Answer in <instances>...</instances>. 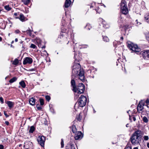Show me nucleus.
I'll return each instance as SVG.
<instances>
[{"instance_id":"c756f323","label":"nucleus","mask_w":149,"mask_h":149,"mask_svg":"<svg viewBox=\"0 0 149 149\" xmlns=\"http://www.w3.org/2000/svg\"><path fill=\"white\" fill-rule=\"evenodd\" d=\"M103 39L104 41L106 42H108L109 41L108 38L106 36H103Z\"/></svg>"},{"instance_id":"f704fd0d","label":"nucleus","mask_w":149,"mask_h":149,"mask_svg":"<svg viewBox=\"0 0 149 149\" xmlns=\"http://www.w3.org/2000/svg\"><path fill=\"white\" fill-rule=\"evenodd\" d=\"M143 120L144 122L145 123H147L148 122V119L146 116H144L143 117Z\"/></svg>"},{"instance_id":"412c9836","label":"nucleus","mask_w":149,"mask_h":149,"mask_svg":"<svg viewBox=\"0 0 149 149\" xmlns=\"http://www.w3.org/2000/svg\"><path fill=\"white\" fill-rule=\"evenodd\" d=\"M124 19L123 18L122 16H120L119 17V19L118 20V22L120 24L121 26L122 25L121 23H123L124 21Z\"/></svg>"},{"instance_id":"79ce46f5","label":"nucleus","mask_w":149,"mask_h":149,"mask_svg":"<svg viewBox=\"0 0 149 149\" xmlns=\"http://www.w3.org/2000/svg\"><path fill=\"white\" fill-rule=\"evenodd\" d=\"M36 107L38 110H40L42 109V108L41 106H39L38 105H37Z\"/></svg>"},{"instance_id":"3c124183","label":"nucleus","mask_w":149,"mask_h":149,"mask_svg":"<svg viewBox=\"0 0 149 149\" xmlns=\"http://www.w3.org/2000/svg\"><path fill=\"white\" fill-rule=\"evenodd\" d=\"M146 37L147 40H149V33L147 34Z\"/></svg>"},{"instance_id":"ea45409f","label":"nucleus","mask_w":149,"mask_h":149,"mask_svg":"<svg viewBox=\"0 0 149 149\" xmlns=\"http://www.w3.org/2000/svg\"><path fill=\"white\" fill-rule=\"evenodd\" d=\"M145 141H147L149 139V138L147 136H144L143 137Z\"/></svg>"},{"instance_id":"4be33fe9","label":"nucleus","mask_w":149,"mask_h":149,"mask_svg":"<svg viewBox=\"0 0 149 149\" xmlns=\"http://www.w3.org/2000/svg\"><path fill=\"white\" fill-rule=\"evenodd\" d=\"M66 149H76L73 145H68L66 147Z\"/></svg>"},{"instance_id":"cd10ccee","label":"nucleus","mask_w":149,"mask_h":149,"mask_svg":"<svg viewBox=\"0 0 149 149\" xmlns=\"http://www.w3.org/2000/svg\"><path fill=\"white\" fill-rule=\"evenodd\" d=\"M17 78L16 77H14L12 78L11 79L9 80V82L10 83H13V82L17 80Z\"/></svg>"},{"instance_id":"4c0bfd02","label":"nucleus","mask_w":149,"mask_h":149,"mask_svg":"<svg viewBox=\"0 0 149 149\" xmlns=\"http://www.w3.org/2000/svg\"><path fill=\"white\" fill-rule=\"evenodd\" d=\"M32 31V30L30 29H29V30H27L26 31L27 33H29V34L30 36L31 35V32Z\"/></svg>"},{"instance_id":"8fccbe9b","label":"nucleus","mask_w":149,"mask_h":149,"mask_svg":"<svg viewBox=\"0 0 149 149\" xmlns=\"http://www.w3.org/2000/svg\"><path fill=\"white\" fill-rule=\"evenodd\" d=\"M5 123L7 125H9V122L8 121H6L5 122Z\"/></svg>"},{"instance_id":"4468645a","label":"nucleus","mask_w":149,"mask_h":149,"mask_svg":"<svg viewBox=\"0 0 149 149\" xmlns=\"http://www.w3.org/2000/svg\"><path fill=\"white\" fill-rule=\"evenodd\" d=\"M75 77H74V78H72V80L71 81V85L72 86L73 88V91L75 89V88H76L75 84V82L74 79Z\"/></svg>"},{"instance_id":"dca6fc26","label":"nucleus","mask_w":149,"mask_h":149,"mask_svg":"<svg viewBox=\"0 0 149 149\" xmlns=\"http://www.w3.org/2000/svg\"><path fill=\"white\" fill-rule=\"evenodd\" d=\"M6 103L8 105L10 109H11L13 107L14 104V103L13 102L10 101H7Z\"/></svg>"},{"instance_id":"680f3d73","label":"nucleus","mask_w":149,"mask_h":149,"mask_svg":"<svg viewBox=\"0 0 149 149\" xmlns=\"http://www.w3.org/2000/svg\"><path fill=\"white\" fill-rule=\"evenodd\" d=\"M133 149H138V148L137 147H134Z\"/></svg>"},{"instance_id":"de8ad7c7","label":"nucleus","mask_w":149,"mask_h":149,"mask_svg":"<svg viewBox=\"0 0 149 149\" xmlns=\"http://www.w3.org/2000/svg\"><path fill=\"white\" fill-rule=\"evenodd\" d=\"M4 115L6 117H9V116L7 115L6 112L4 111Z\"/></svg>"},{"instance_id":"bf43d9fd","label":"nucleus","mask_w":149,"mask_h":149,"mask_svg":"<svg viewBox=\"0 0 149 149\" xmlns=\"http://www.w3.org/2000/svg\"><path fill=\"white\" fill-rule=\"evenodd\" d=\"M15 41L16 42H17L18 41V39L17 38H15Z\"/></svg>"},{"instance_id":"58836bf2","label":"nucleus","mask_w":149,"mask_h":149,"mask_svg":"<svg viewBox=\"0 0 149 149\" xmlns=\"http://www.w3.org/2000/svg\"><path fill=\"white\" fill-rule=\"evenodd\" d=\"M46 100L48 101H49L50 99V97L48 95H46L45 96Z\"/></svg>"},{"instance_id":"393cba45","label":"nucleus","mask_w":149,"mask_h":149,"mask_svg":"<svg viewBox=\"0 0 149 149\" xmlns=\"http://www.w3.org/2000/svg\"><path fill=\"white\" fill-rule=\"evenodd\" d=\"M35 128L33 126H31L29 129V132L30 133H33L35 130Z\"/></svg>"},{"instance_id":"69168bd1","label":"nucleus","mask_w":149,"mask_h":149,"mask_svg":"<svg viewBox=\"0 0 149 149\" xmlns=\"http://www.w3.org/2000/svg\"><path fill=\"white\" fill-rule=\"evenodd\" d=\"M14 42V41H13L11 42V43H13Z\"/></svg>"},{"instance_id":"7c9ffc66","label":"nucleus","mask_w":149,"mask_h":149,"mask_svg":"<svg viewBox=\"0 0 149 149\" xmlns=\"http://www.w3.org/2000/svg\"><path fill=\"white\" fill-rule=\"evenodd\" d=\"M4 8L6 10L8 11L10 10L11 9V8L10 7L9 5H6L4 6Z\"/></svg>"},{"instance_id":"a19ab883","label":"nucleus","mask_w":149,"mask_h":149,"mask_svg":"<svg viewBox=\"0 0 149 149\" xmlns=\"http://www.w3.org/2000/svg\"><path fill=\"white\" fill-rule=\"evenodd\" d=\"M125 149H132V148L129 145L126 146Z\"/></svg>"},{"instance_id":"e433bc0d","label":"nucleus","mask_w":149,"mask_h":149,"mask_svg":"<svg viewBox=\"0 0 149 149\" xmlns=\"http://www.w3.org/2000/svg\"><path fill=\"white\" fill-rule=\"evenodd\" d=\"M123 28L125 30H126L127 29H128L129 28V25H125L124 26H123Z\"/></svg>"},{"instance_id":"72a5a7b5","label":"nucleus","mask_w":149,"mask_h":149,"mask_svg":"<svg viewBox=\"0 0 149 149\" xmlns=\"http://www.w3.org/2000/svg\"><path fill=\"white\" fill-rule=\"evenodd\" d=\"M30 47L33 49H35L37 48V47L35 45L31 44L30 46Z\"/></svg>"},{"instance_id":"f03ea898","label":"nucleus","mask_w":149,"mask_h":149,"mask_svg":"<svg viewBox=\"0 0 149 149\" xmlns=\"http://www.w3.org/2000/svg\"><path fill=\"white\" fill-rule=\"evenodd\" d=\"M142 132L141 130H138L135 131L130 138V141L132 144L137 145L139 144L142 137Z\"/></svg>"},{"instance_id":"9b49d317","label":"nucleus","mask_w":149,"mask_h":149,"mask_svg":"<svg viewBox=\"0 0 149 149\" xmlns=\"http://www.w3.org/2000/svg\"><path fill=\"white\" fill-rule=\"evenodd\" d=\"M92 7L94 8L95 10L97 13H100L101 12V10L98 7H97L95 2H93L92 3L91 5V6L90 8H91Z\"/></svg>"},{"instance_id":"c9c22d12","label":"nucleus","mask_w":149,"mask_h":149,"mask_svg":"<svg viewBox=\"0 0 149 149\" xmlns=\"http://www.w3.org/2000/svg\"><path fill=\"white\" fill-rule=\"evenodd\" d=\"M61 148H63L64 146V142L63 141V139H61Z\"/></svg>"},{"instance_id":"b1692460","label":"nucleus","mask_w":149,"mask_h":149,"mask_svg":"<svg viewBox=\"0 0 149 149\" xmlns=\"http://www.w3.org/2000/svg\"><path fill=\"white\" fill-rule=\"evenodd\" d=\"M72 132L74 133H76L77 132V129L75 125H73L72 127Z\"/></svg>"},{"instance_id":"774afa93","label":"nucleus","mask_w":149,"mask_h":149,"mask_svg":"<svg viewBox=\"0 0 149 149\" xmlns=\"http://www.w3.org/2000/svg\"><path fill=\"white\" fill-rule=\"evenodd\" d=\"M103 5L104 6V7H106V6L105 5H104V4H103Z\"/></svg>"},{"instance_id":"2eb2a0df","label":"nucleus","mask_w":149,"mask_h":149,"mask_svg":"<svg viewBox=\"0 0 149 149\" xmlns=\"http://www.w3.org/2000/svg\"><path fill=\"white\" fill-rule=\"evenodd\" d=\"M71 3V0H66L65 3V7L66 8H68L70 6Z\"/></svg>"},{"instance_id":"9d476101","label":"nucleus","mask_w":149,"mask_h":149,"mask_svg":"<svg viewBox=\"0 0 149 149\" xmlns=\"http://www.w3.org/2000/svg\"><path fill=\"white\" fill-rule=\"evenodd\" d=\"M82 137V133L81 132L78 131L75 133L74 138L76 140H78L81 139Z\"/></svg>"},{"instance_id":"864d4df0","label":"nucleus","mask_w":149,"mask_h":149,"mask_svg":"<svg viewBox=\"0 0 149 149\" xmlns=\"http://www.w3.org/2000/svg\"><path fill=\"white\" fill-rule=\"evenodd\" d=\"M146 102L147 103H149V99H148L146 100Z\"/></svg>"},{"instance_id":"338daca9","label":"nucleus","mask_w":149,"mask_h":149,"mask_svg":"<svg viewBox=\"0 0 149 149\" xmlns=\"http://www.w3.org/2000/svg\"><path fill=\"white\" fill-rule=\"evenodd\" d=\"M96 112L95 111L94 109V113H95Z\"/></svg>"},{"instance_id":"c85d7f7f","label":"nucleus","mask_w":149,"mask_h":149,"mask_svg":"<svg viewBox=\"0 0 149 149\" xmlns=\"http://www.w3.org/2000/svg\"><path fill=\"white\" fill-rule=\"evenodd\" d=\"M20 14L19 13H15L14 14V17L18 19L19 16Z\"/></svg>"},{"instance_id":"5701e85b","label":"nucleus","mask_w":149,"mask_h":149,"mask_svg":"<svg viewBox=\"0 0 149 149\" xmlns=\"http://www.w3.org/2000/svg\"><path fill=\"white\" fill-rule=\"evenodd\" d=\"M19 84L20 86L23 88H24L26 87V84L24 81H22L19 82Z\"/></svg>"},{"instance_id":"423d86ee","label":"nucleus","mask_w":149,"mask_h":149,"mask_svg":"<svg viewBox=\"0 0 149 149\" xmlns=\"http://www.w3.org/2000/svg\"><path fill=\"white\" fill-rule=\"evenodd\" d=\"M68 34L66 32H62L60 33V36L58 37V40L59 42L65 41L68 40Z\"/></svg>"},{"instance_id":"f257e3e1","label":"nucleus","mask_w":149,"mask_h":149,"mask_svg":"<svg viewBox=\"0 0 149 149\" xmlns=\"http://www.w3.org/2000/svg\"><path fill=\"white\" fill-rule=\"evenodd\" d=\"M72 78L79 77L82 81L84 80V72L81 69L80 65L78 63H75L73 66L72 71Z\"/></svg>"},{"instance_id":"c03bdc74","label":"nucleus","mask_w":149,"mask_h":149,"mask_svg":"<svg viewBox=\"0 0 149 149\" xmlns=\"http://www.w3.org/2000/svg\"><path fill=\"white\" fill-rule=\"evenodd\" d=\"M75 93L74 94V95H75L74 98L75 99H76V98L77 99L79 96V94L77 93Z\"/></svg>"},{"instance_id":"0eeeda50","label":"nucleus","mask_w":149,"mask_h":149,"mask_svg":"<svg viewBox=\"0 0 149 149\" xmlns=\"http://www.w3.org/2000/svg\"><path fill=\"white\" fill-rule=\"evenodd\" d=\"M84 86L82 83H80L79 84L78 88L76 87L73 91L75 93H77L79 94H81L83 93L84 91Z\"/></svg>"},{"instance_id":"a18cd8bd","label":"nucleus","mask_w":149,"mask_h":149,"mask_svg":"<svg viewBox=\"0 0 149 149\" xmlns=\"http://www.w3.org/2000/svg\"><path fill=\"white\" fill-rule=\"evenodd\" d=\"M0 101L1 102V103L3 104L4 103V101L3 98L2 97H0Z\"/></svg>"},{"instance_id":"6e6d98bb","label":"nucleus","mask_w":149,"mask_h":149,"mask_svg":"<svg viewBox=\"0 0 149 149\" xmlns=\"http://www.w3.org/2000/svg\"><path fill=\"white\" fill-rule=\"evenodd\" d=\"M133 120L134 121H135L136 120V118L135 117H133Z\"/></svg>"},{"instance_id":"4d7b16f0","label":"nucleus","mask_w":149,"mask_h":149,"mask_svg":"<svg viewBox=\"0 0 149 149\" xmlns=\"http://www.w3.org/2000/svg\"><path fill=\"white\" fill-rule=\"evenodd\" d=\"M147 146L149 148V142L147 143Z\"/></svg>"},{"instance_id":"473e14b6","label":"nucleus","mask_w":149,"mask_h":149,"mask_svg":"<svg viewBox=\"0 0 149 149\" xmlns=\"http://www.w3.org/2000/svg\"><path fill=\"white\" fill-rule=\"evenodd\" d=\"M91 27L89 24H87L85 27V28L86 29H88V30H90Z\"/></svg>"},{"instance_id":"49530a36","label":"nucleus","mask_w":149,"mask_h":149,"mask_svg":"<svg viewBox=\"0 0 149 149\" xmlns=\"http://www.w3.org/2000/svg\"><path fill=\"white\" fill-rule=\"evenodd\" d=\"M4 146L3 145L0 144V149H3Z\"/></svg>"},{"instance_id":"09e8293b","label":"nucleus","mask_w":149,"mask_h":149,"mask_svg":"<svg viewBox=\"0 0 149 149\" xmlns=\"http://www.w3.org/2000/svg\"><path fill=\"white\" fill-rule=\"evenodd\" d=\"M20 31L19 30H15V32L16 33H20Z\"/></svg>"},{"instance_id":"39448f33","label":"nucleus","mask_w":149,"mask_h":149,"mask_svg":"<svg viewBox=\"0 0 149 149\" xmlns=\"http://www.w3.org/2000/svg\"><path fill=\"white\" fill-rule=\"evenodd\" d=\"M120 8L121 13L124 15H126L128 12V9L125 1L122 0L120 3Z\"/></svg>"},{"instance_id":"e2e57ef3","label":"nucleus","mask_w":149,"mask_h":149,"mask_svg":"<svg viewBox=\"0 0 149 149\" xmlns=\"http://www.w3.org/2000/svg\"><path fill=\"white\" fill-rule=\"evenodd\" d=\"M45 46H43L42 47V48H45Z\"/></svg>"},{"instance_id":"6ab92c4d","label":"nucleus","mask_w":149,"mask_h":149,"mask_svg":"<svg viewBox=\"0 0 149 149\" xmlns=\"http://www.w3.org/2000/svg\"><path fill=\"white\" fill-rule=\"evenodd\" d=\"M102 24L103 27L105 29L108 28L109 27V24H107L105 21H102Z\"/></svg>"},{"instance_id":"20e7f679","label":"nucleus","mask_w":149,"mask_h":149,"mask_svg":"<svg viewBox=\"0 0 149 149\" xmlns=\"http://www.w3.org/2000/svg\"><path fill=\"white\" fill-rule=\"evenodd\" d=\"M127 47L132 51L135 52H140V49L136 45L134 44L130 41H127Z\"/></svg>"},{"instance_id":"f8f14e48","label":"nucleus","mask_w":149,"mask_h":149,"mask_svg":"<svg viewBox=\"0 0 149 149\" xmlns=\"http://www.w3.org/2000/svg\"><path fill=\"white\" fill-rule=\"evenodd\" d=\"M142 103L140 102L137 107V111L139 113H142V110L143 108Z\"/></svg>"},{"instance_id":"5fc2aeb1","label":"nucleus","mask_w":149,"mask_h":149,"mask_svg":"<svg viewBox=\"0 0 149 149\" xmlns=\"http://www.w3.org/2000/svg\"><path fill=\"white\" fill-rule=\"evenodd\" d=\"M35 69L34 68H32L31 69H30L29 70V71H34L35 70Z\"/></svg>"},{"instance_id":"052dcab7","label":"nucleus","mask_w":149,"mask_h":149,"mask_svg":"<svg viewBox=\"0 0 149 149\" xmlns=\"http://www.w3.org/2000/svg\"><path fill=\"white\" fill-rule=\"evenodd\" d=\"M2 40V38L0 36V42Z\"/></svg>"},{"instance_id":"ddd939ff","label":"nucleus","mask_w":149,"mask_h":149,"mask_svg":"<svg viewBox=\"0 0 149 149\" xmlns=\"http://www.w3.org/2000/svg\"><path fill=\"white\" fill-rule=\"evenodd\" d=\"M142 56L145 59H149V51H144L142 53Z\"/></svg>"},{"instance_id":"0e129e2a","label":"nucleus","mask_w":149,"mask_h":149,"mask_svg":"<svg viewBox=\"0 0 149 149\" xmlns=\"http://www.w3.org/2000/svg\"><path fill=\"white\" fill-rule=\"evenodd\" d=\"M129 125V124H127L126 125V127H128V125Z\"/></svg>"},{"instance_id":"f3484780","label":"nucleus","mask_w":149,"mask_h":149,"mask_svg":"<svg viewBox=\"0 0 149 149\" xmlns=\"http://www.w3.org/2000/svg\"><path fill=\"white\" fill-rule=\"evenodd\" d=\"M18 19L22 22H24L26 20V18L23 15L22 13L20 14Z\"/></svg>"},{"instance_id":"a211bd4d","label":"nucleus","mask_w":149,"mask_h":149,"mask_svg":"<svg viewBox=\"0 0 149 149\" xmlns=\"http://www.w3.org/2000/svg\"><path fill=\"white\" fill-rule=\"evenodd\" d=\"M29 102L31 105H33L35 104V99L33 97L29 99Z\"/></svg>"},{"instance_id":"603ef678","label":"nucleus","mask_w":149,"mask_h":149,"mask_svg":"<svg viewBox=\"0 0 149 149\" xmlns=\"http://www.w3.org/2000/svg\"><path fill=\"white\" fill-rule=\"evenodd\" d=\"M78 117H79L78 118L76 117V119L78 120H81V119L80 118L79 116H78Z\"/></svg>"},{"instance_id":"bb28decb","label":"nucleus","mask_w":149,"mask_h":149,"mask_svg":"<svg viewBox=\"0 0 149 149\" xmlns=\"http://www.w3.org/2000/svg\"><path fill=\"white\" fill-rule=\"evenodd\" d=\"M22 1L25 5L28 4L30 2V0H22Z\"/></svg>"},{"instance_id":"37998d69","label":"nucleus","mask_w":149,"mask_h":149,"mask_svg":"<svg viewBox=\"0 0 149 149\" xmlns=\"http://www.w3.org/2000/svg\"><path fill=\"white\" fill-rule=\"evenodd\" d=\"M135 22L136 23L137 26H138L141 24V23L140 22H139L138 21V20L137 19H136V20Z\"/></svg>"},{"instance_id":"13d9d810","label":"nucleus","mask_w":149,"mask_h":149,"mask_svg":"<svg viewBox=\"0 0 149 149\" xmlns=\"http://www.w3.org/2000/svg\"><path fill=\"white\" fill-rule=\"evenodd\" d=\"M123 37L122 36L120 37V40H123Z\"/></svg>"},{"instance_id":"6e6552de","label":"nucleus","mask_w":149,"mask_h":149,"mask_svg":"<svg viewBox=\"0 0 149 149\" xmlns=\"http://www.w3.org/2000/svg\"><path fill=\"white\" fill-rule=\"evenodd\" d=\"M45 141V138L43 136H39L38 137L37 141L38 143L42 147H44Z\"/></svg>"},{"instance_id":"2f4dec72","label":"nucleus","mask_w":149,"mask_h":149,"mask_svg":"<svg viewBox=\"0 0 149 149\" xmlns=\"http://www.w3.org/2000/svg\"><path fill=\"white\" fill-rule=\"evenodd\" d=\"M39 101L41 105H43L44 104V100L42 98H40L39 99Z\"/></svg>"},{"instance_id":"a878e982","label":"nucleus","mask_w":149,"mask_h":149,"mask_svg":"<svg viewBox=\"0 0 149 149\" xmlns=\"http://www.w3.org/2000/svg\"><path fill=\"white\" fill-rule=\"evenodd\" d=\"M19 63L18 60L17 58L15 59L13 62V64L14 65H17Z\"/></svg>"},{"instance_id":"1a4fd4ad","label":"nucleus","mask_w":149,"mask_h":149,"mask_svg":"<svg viewBox=\"0 0 149 149\" xmlns=\"http://www.w3.org/2000/svg\"><path fill=\"white\" fill-rule=\"evenodd\" d=\"M33 60L31 58L29 57H26L24 59L23 61V64L26 65L27 64H31L33 62Z\"/></svg>"},{"instance_id":"7ed1b4c3","label":"nucleus","mask_w":149,"mask_h":149,"mask_svg":"<svg viewBox=\"0 0 149 149\" xmlns=\"http://www.w3.org/2000/svg\"><path fill=\"white\" fill-rule=\"evenodd\" d=\"M87 99L86 97L84 95H81L78 100V103H76L74 106L75 109L76 107H83L86 104Z\"/></svg>"},{"instance_id":"aec40b11","label":"nucleus","mask_w":149,"mask_h":149,"mask_svg":"<svg viewBox=\"0 0 149 149\" xmlns=\"http://www.w3.org/2000/svg\"><path fill=\"white\" fill-rule=\"evenodd\" d=\"M145 21L149 24V13L146 14L144 15Z\"/></svg>"}]
</instances>
